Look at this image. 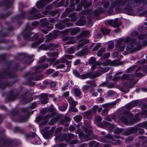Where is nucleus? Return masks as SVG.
<instances>
[{"label": "nucleus", "instance_id": "1", "mask_svg": "<svg viewBox=\"0 0 147 147\" xmlns=\"http://www.w3.org/2000/svg\"><path fill=\"white\" fill-rule=\"evenodd\" d=\"M134 40L133 39H131L129 37H127L124 39L123 38H121L118 40L117 41V44L116 45V47L118 51L120 52H122L124 50L125 46L123 44V42L125 43L129 42L131 41L133 43Z\"/></svg>", "mask_w": 147, "mask_h": 147}, {"label": "nucleus", "instance_id": "2", "mask_svg": "<svg viewBox=\"0 0 147 147\" xmlns=\"http://www.w3.org/2000/svg\"><path fill=\"white\" fill-rule=\"evenodd\" d=\"M131 38L134 39V40L133 41V42H135V43H133V42H132L131 41L129 42L131 43V44H130L129 45L127 46L126 48L127 50L129 52L132 53L136 51H138L141 49L142 47V45H139L136 47H135L138 44V43L136 42L134 38Z\"/></svg>", "mask_w": 147, "mask_h": 147}, {"label": "nucleus", "instance_id": "3", "mask_svg": "<svg viewBox=\"0 0 147 147\" xmlns=\"http://www.w3.org/2000/svg\"><path fill=\"white\" fill-rule=\"evenodd\" d=\"M134 6V1H129L125 5L124 8V11L127 14L133 15V13L132 11V8Z\"/></svg>", "mask_w": 147, "mask_h": 147}, {"label": "nucleus", "instance_id": "4", "mask_svg": "<svg viewBox=\"0 0 147 147\" xmlns=\"http://www.w3.org/2000/svg\"><path fill=\"white\" fill-rule=\"evenodd\" d=\"M133 116V115L129 112H127L121 117V120L122 122L125 124L131 125L129 122V120Z\"/></svg>", "mask_w": 147, "mask_h": 147}, {"label": "nucleus", "instance_id": "5", "mask_svg": "<svg viewBox=\"0 0 147 147\" xmlns=\"http://www.w3.org/2000/svg\"><path fill=\"white\" fill-rule=\"evenodd\" d=\"M82 127L86 134L85 135L83 132L79 131L78 132L79 137L81 138H85L90 136V133L92 132V131L91 130L88 129L86 127L83 126H82Z\"/></svg>", "mask_w": 147, "mask_h": 147}, {"label": "nucleus", "instance_id": "6", "mask_svg": "<svg viewBox=\"0 0 147 147\" xmlns=\"http://www.w3.org/2000/svg\"><path fill=\"white\" fill-rule=\"evenodd\" d=\"M127 1V0H117L112 4V5L116 10H118L119 7L123 6Z\"/></svg>", "mask_w": 147, "mask_h": 147}, {"label": "nucleus", "instance_id": "7", "mask_svg": "<svg viewBox=\"0 0 147 147\" xmlns=\"http://www.w3.org/2000/svg\"><path fill=\"white\" fill-rule=\"evenodd\" d=\"M103 63L105 65L118 66L123 64V63L121 61H119L116 60L111 61L109 59H107Z\"/></svg>", "mask_w": 147, "mask_h": 147}, {"label": "nucleus", "instance_id": "8", "mask_svg": "<svg viewBox=\"0 0 147 147\" xmlns=\"http://www.w3.org/2000/svg\"><path fill=\"white\" fill-rule=\"evenodd\" d=\"M117 21L118 19L116 18L114 20L107 21V23L111 26L114 27H118L121 24V23H118Z\"/></svg>", "mask_w": 147, "mask_h": 147}, {"label": "nucleus", "instance_id": "9", "mask_svg": "<svg viewBox=\"0 0 147 147\" xmlns=\"http://www.w3.org/2000/svg\"><path fill=\"white\" fill-rule=\"evenodd\" d=\"M55 129L54 127H52L51 129L49 131L45 132L43 134L44 138L46 139H48L50 138L51 136L52 135Z\"/></svg>", "mask_w": 147, "mask_h": 147}, {"label": "nucleus", "instance_id": "10", "mask_svg": "<svg viewBox=\"0 0 147 147\" xmlns=\"http://www.w3.org/2000/svg\"><path fill=\"white\" fill-rule=\"evenodd\" d=\"M49 66V65L47 64H45L44 65H39L36 67L35 69V71L36 74L40 72L41 71L42 69L47 68Z\"/></svg>", "mask_w": 147, "mask_h": 147}, {"label": "nucleus", "instance_id": "11", "mask_svg": "<svg viewBox=\"0 0 147 147\" xmlns=\"http://www.w3.org/2000/svg\"><path fill=\"white\" fill-rule=\"evenodd\" d=\"M103 124L105 127L107 128V129L110 132H111L114 127V125L113 124H110L106 121H104Z\"/></svg>", "mask_w": 147, "mask_h": 147}, {"label": "nucleus", "instance_id": "12", "mask_svg": "<svg viewBox=\"0 0 147 147\" xmlns=\"http://www.w3.org/2000/svg\"><path fill=\"white\" fill-rule=\"evenodd\" d=\"M117 103V102L116 101L107 103L102 105V107L105 109L109 108V109L115 105Z\"/></svg>", "mask_w": 147, "mask_h": 147}, {"label": "nucleus", "instance_id": "13", "mask_svg": "<svg viewBox=\"0 0 147 147\" xmlns=\"http://www.w3.org/2000/svg\"><path fill=\"white\" fill-rule=\"evenodd\" d=\"M105 11V10L103 8H99L94 12V16H97L100 13L104 12Z\"/></svg>", "mask_w": 147, "mask_h": 147}, {"label": "nucleus", "instance_id": "14", "mask_svg": "<svg viewBox=\"0 0 147 147\" xmlns=\"http://www.w3.org/2000/svg\"><path fill=\"white\" fill-rule=\"evenodd\" d=\"M63 39L64 40L70 39V40L69 41L66 42V44L67 45L73 44L76 42V41L73 40V38H71L70 37L68 36L64 37Z\"/></svg>", "mask_w": 147, "mask_h": 147}, {"label": "nucleus", "instance_id": "15", "mask_svg": "<svg viewBox=\"0 0 147 147\" xmlns=\"http://www.w3.org/2000/svg\"><path fill=\"white\" fill-rule=\"evenodd\" d=\"M80 42L81 41L80 40ZM81 41L82 42L79 43L77 46V48L78 49L80 47H82L84 45L89 42L90 41L89 40L84 39L82 41Z\"/></svg>", "mask_w": 147, "mask_h": 147}, {"label": "nucleus", "instance_id": "16", "mask_svg": "<svg viewBox=\"0 0 147 147\" xmlns=\"http://www.w3.org/2000/svg\"><path fill=\"white\" fill-rule=\"evenodd\" d=\"M90 79H93L96 77L100 76L101 74L98 72H95L93 73L92 72H90Z\"/></svg>", "mask_w": 147, "mask_h": 147}, {"label": "nucleus", "instance_id": "17", "mask_svg": "<svg viewBox=\"0 0 147 147\" xmlns=\"http://www.w3.org/2000/svg\"><path fill=\"white\" fill-rule=\"evenodd\" d=\"M102 120L101 117L99 116H97L95 118V122L100 127H102L103 125L102 124H99V123Z\"/></svg>", "mask_w": 147, "mask_h": 147}, {"label": "nucleus", "instance_id": "18", "mask_svg": "<svg viewBox=\"0 0 147 147\" xmlns=\"http://www.w3.org/2000/svg\"><path fill=\"white\" fill-rule=\"evenodd\" d=\"M45 1L44 0L38 2L36 4V6L38 9H40L44 7L45 5Z\"/></svg>", "mask_w": 147, "mask_h": 147}, {"label": "nucleus", "instance_id": "19", "mask_svg": "<svg viewBox=\"0 0 147 147\" xmlns=\"http://www.w3.org/2000/svg\"><path fill=\"white\" fill-rule=\"evenodd\" d=\"M90 88H91V89L90 91V92L91 93L92 92L94 91V89L91 87V86H90L87 85H84L82 87V90L86 92L87 90H89Z\"/></svg>", "mask_w": 147, "mask_h": 147}, {"label": "nucleus", "instance_id": "20", "mask_svg": "<svg viewBox=\"0 0 147 147\" xmlns=\"http://www.w3.org/2000/svg\"><path fill=\"white\" fill-rule=\"evenodd\" d=\"M61 130V128L59 127L57 128L55 130V134L56 137L55 139V140H58L61 137V135L60 134H59L58 133Z\"/></svg>", "mask_w": 147, "mask_h": 147}, {"label": "nucleus", "instance_id": "21", "mask_svg": "<svg viewBox=\"0 0 147 147\" xmlns=\"http://www.w3.org/2000/svg\"><path fill=\"white\" fill-rule=\"evenodd\" d=\"M134 119L131 120L130 121V123L131 125L138 121L140 119V118L138 115H136Z\"/></svg>", "mask_w": 147, "mask_h": 147}, {"label": "nucleus", "instance_id": "22", "mask_svg": "<svg viewBox=\"0 0 147 147\" xmlns=\"http://www.w3.org/2000/svg\"><path fill=\"white\" fill-rule=\"evenodd\" d=\"M53 45V44H50L48 45H42L41 46V49L43 50H47L50 47L52 46Z\"/></svg>", "mask_w": 147, "mask_h": 147}, {"label": "nucleus", "instance_id": "23", "mask_svg": "<svg viewBox=\"0 0 147 147\" xmlns=\"http://www.w3.org/2000/svg\"><path fill=\"white\" fill-rule=\"evenodd\" d=\"M80 31V29L78 28L72 29L71 30V33L72 35H74Z\"/></svg>", "mask_w": 147, "mask_h": 147}, {"label": "nucleus", "instance_id": "24", "mask_svg": "<svg viewBox=\"0 0 147 147\" xmlns=\"http://www.w3.org/2000/svg\"><path fill=\"white\" fill-rule=\"evenodd\" d=\"M74 93L75 95L77 96H79L81 94V92L80 90L77 88H74Z\"/></svg>", "mask_w": 147, "mask_h": 147}, {"label": "nucleus", "instance_id": "25", "mask_svg": "<svg viewBox=\"0 0 147 147\" xmlns=\"http://www.w3.org/2000/svg\"><path fill=\"white\" fill-rule=\"evenodd\" d=\"M91 4V3H88L85 1H81L82 6H84V7H87L90 5Z\"/></svg>", "mask_w": 147, "mask_h": 147}, {"label": "nucleus", "instance_id": "26", "mask_svg": "<svg viewBox=\"0 0 147 147\" xmlns=\"http://www.w3.org/2000/svg\"><path fill=\"white\" fill-rule=\"evenodd\" d=\"M105 48H102L100 49L98 51L97 54V55L98 57L101 56L103 54V53L105 52Z\"/></svg>", "mask_w": 147, "mask_h": 147}, {"label": "nucleus", "instance_id": "27", "mask_svg": "<svg viewBox=\"0 0 147 147\" xmlns=\"http://www.w3.org/2000/svg\"><path fill=\"white\" fill-rule=\"evenodd\" d=\"M79 78L82 79H85L87 78H90V72L86 74H82L80 76Z\"/></svg>", "mask_w": 147, "mask_h": 147}, {"label": "nucleus", "instance_id": "28", "mask_svg": "<svg viewBox=\"0 0 147 147\" xmlns=\"http://www.w3.org/2000/svg\"><path fill=\"white\" fill-rule=\"evenodd\" d=\"M44 15H42L40 13H39L37 15H34L33 17L31 18L32 20H34L38 19L40 18H42L44 17Z\"/></svg>", "mask_w": 147, "mask_h": 147}, {"label": "nucleus", "instance_id": "29", "mask_svg": "<svg viewBox=\"0 0 147 147\" xmlns=\"http://www.w3.org/2000/svg\"><path fill=\"white\" fill-rule=\"evenodd\" d=\"M49 115H46L44 117V119H43L42 120L44 121L41 123L40 125H42L45 124L48 121L47 119L48 118H49Z\"/></svg>", "mask_w": 147, "mask_h": 147}, {"label": "nucleus", "instance_id": "30", "mask_svg": "<svg viewBox=\"0 0 147 147\" xmlns=\"http://www.w3.org/2000/svg\"><path fill=\"white\" fill-rule=\"evenodd\" d=\"M41 25L43 26H45L49 24V22L47 19H44L41 20Z\"/></svg>", "mask_w": 147, "mask_h": 147}, {"label": "nucleus", "instance_id": "31", "mask_svg": "<svg viewBox=\"0 0 147 147\" xmlns=\"http://www.w3.org/2000/svg\"><path fill=\"white\" fill-rule=\"evenodd\" d=\"M74 119L76 122H78L82 119V117L80 115H77L74 117Z\"/></svg>", "mask_w": 147, "mask_h": 147}, {"label": "nucleus", "instance_id": "32", "mask_svg": "<svg viewBox=\"0 0 147 147\" xmlns=\"http://www.w3.org/2000/svg\"><path fill=\"white\" fill-rule=\"evenodd\" d=\"M86 52L85 51H80L76 54V55L77 56L80 57L84 55H86Z\"/></svg>", "mask_w": 147, "mask_h": 147}, {"label": "nucleus", "instance_id": "33", "mask_svg": "<svg viewBox=\"0 0 147 147\" xmlns=\"http://www.w3.org/2000/svg\"><path fill=\"white\" fill-rule=\"evenodd\" d=\"M94 147H108V146L105 144L100 145L99 142H97L94 141Z\"/></svg>", "mask_w": 147, "mask_h": 147}, {"label": "nucleus", "instance_id": "34", "mask_svg": "<svg viewBox=\"0 0 147 147\" xmlns=\"http://www.w3.org/2000/svg\"><path fill=\"white\" fill-rule=\"evenodd\" d=\"M131 76V75L125 74L123 75L121 77L122 79L123 80L130 79V77Z\"/></svg>", "mask_w": 147, "mask_h": 147}, {"label": "nucleus", "instance_id": "35", "mask_svg": "<svg viewBox=\"0 0 147 147\" xmlns=\"http://www.w3.org/2000/svg\"><path fill=\"white\" fill-rule=\"evenodd\" d=\"M44 40V39L43 38H40L39 40L37 42L34 43H33L32 44V48H34L35 47L36 45H38L40 43L42 42Z\"/></svg>", "mask_w": 147, "mask_h": 147}, {"label": "nucleus", "instance_id": "36", "mask_svg": "<svg viewBox=\"0 0 147 147\" xmlns=\"http://www.w3.org/2000/svg\"><path fill=\"white\" fill-rule=\"evenodd\" d=\"M139 6H142L147 4V0H139Z\"/></svg>", "mask_w": 147, "mask_h": 147}, {"label": "nucleus", "instance_id": "37", "mask_svg": "<svg viewBox=\"0 0 147 147\" xmlns=\"http://www.w3.org/2000/svg\"><path fill=\"white\" fill-rule=\"evenodd\" d=\"M56 28L61 30L64 28L65 26L60 23H58L56 25Z\"/></svg>", "mask_w": 147, "mask_h": 147}, {"label": "nucleus", "instance_id": "38", "mask_svg": "<svg viewBox=\"0 0 147 147\" xmlns=\"http://www.w3.org/2000/svg\"><path fill=\"white\" fill-rule=\"evenodd\" d=\"M114 47V45L113 42L112 41H110L109 42L107 49H111L113 48Z\"/></svg>", "mask_w": 147, "mask_h": 147}, {"label": "nucleus", "instance_id": "39", "mask_svg": "<svg viewBox=\"0 0 147 147\" xmlns=\"http://www.w3.org/2000/svg\"><path fill=\"white\" fill-rule=\"evenodd\" d=\"M52 8V6L50 5H48L45 8L46 11L43 12V13L44 14H46L47 13H48V11L51 9Z\"/></svg>", "mask_w": 147, "mask_h": 147}, {"label": "nucleus", "instance_id": "40", "mask_svg": "<svg viewBox=\"0 0 147 147\" xmlns=\"http://www.w3.org/2000/svg\"><path fill=\"white\" fill-rule=\"evenodd\" d=\"M142 68L141 67H139L137 70H136L135 71V74L138 77H143V76L142 75V74L141 73H137L138 71L140 70Z\"/></svg>", "mask_w": 147, "mask_h": 147}, {"label": "nucleus", "instance_id": "41", "mask_svg": "<svg viewBox=\"0 0 147 147\" xmlns=\"http://www.w3.org/2000/svg\"><path fill=\"white\" fill-rule=\"evenodd\" d=\"M102 32L104 35H106L109 33L110 31L106 28H103L101 29Z\"/></svg>", "mask_w": 147, "mask_h": 147}, {"label": "nucleus", "instance_id": "42", "mask_svg": "<svg viewBox=\"0 0 147 147\" xmlns=\"http://www.w3.org/2000/svg\"><path fill=\"white\" fill-rule=\"evenodd\" d=\"M69 111L70 112H72L74 113H77L78 112V110L75 107H70Z\"/></svg>", "mask_w": 147, "mask_h": 147}, {"label": "nucleus", "instance_id": "43", "mask_svg": "<svg viewBox=\"0 0 147 147\" xmlns=\"http://www.w3.org/2000/svg\"><path fill=\"white\" fill-rule=\"evenodd\" d=\"M87 83L89 84L90 85V86H91V87H95L96 86V85L95 83L93 81H88L87 82Z\"/></svg>", "mask_w": 147, "mask_h": 147}, {"label": "nucleus", "instance_id": "44", "mask_svg": "<svg viewBox=\"0 0 147 147\" xmlns=\"http://www.w3.org/2000/svg\"><path fill=\"white\" fill-rule=\"evenodd\" d=\"M123 131V129H122L117 128L114 131V133L116 134H120Z\"/></svg>", "mask_w": 147, "mask_h": 147}, {"label": "nucleus", "instance_id": "45", "mask_svg": "<svg viewBox=\"0 0 147 147\" xmlns=\"http://www.w3.org/2000/svg\"><path fill=\"white\" fill-rule=\"evenodd\" d=\"M67 107V105H65L63 106L59 107V109L60 111H65Z\"/></svg>", "mask_w": 147, "mask_h": 147}, {"label": "nucleus", "instance_id": "46", "mask_svg": "<svg viewBox=\"0 0 147 147\" xmlns=\"http://www.w3.org/2000/svg\"><path fill=\"white\" fill-rule=\"evenodd\" d=\"M104 138H105L109 140H112L113 139V137L110 134H107L104 136Z\"/></svg>", "mask_w": 147, "mask_h": 147}, {"label": "nucleus", "instance_id": "47", "mask_svg": "<svg viewBox=\"0 0 147 147\" xmlns=\"http://www.w3.org/2000/svg\"><path fill=\"white\" fill-rule=\"evenodd\" d=\"M27 118L26 116L21 117L19 121L20 122H23L26 121Z\"/></svg>", "mask_w": 147, "mask_h": 147}, {"label": "nucleus", "instance_id": "48", "mask_svg": "<svg viewBox=\"0 0 147 147\" xmlns=\"http://www.w3.org/2000/svg\"><path fill=\"white\" fill-rule=\"evenodd\" d=\"M43 77V76L42 75L36 76L34 78V80H39L41 79Z\"/></svg>", "mask_w": 147, "mask_h": 147}, {"label": "nucleus", "instance_id": "49", "mask_svg": "<svg viewBox=\"0 0 147 147\" xmlns=\"http://www.w3.org/2000/svg\"><path fill=\"white\" fill-rule=\"evenodd\" d=\"M138 32L137 31H132L130 33V35L131 36L133 37H135L137 36L138 35Z\"/></svg>", "mask_w": 147, "mask_h": 147}, {"label": "nucleus", "instance_id": "50", "mask_svg": "<svg viewBox=\"0 0 147 147\" xmlns=\"http://www.w3.org/2000/svg\"><path fill=\"white\" fill-rule=\"evenodd\" d=\"M58 12L57 10H55L53 11H51L49 13L52 16H54Z\"/></svg>", "mask_w": 147, "mask_h": 147}, {"label": "nucleus", "instance_id": "51", "mask_svg": "<svg viewBox=\"0 0 147 147\" xmlns=\"http://www.w3.org/2000/svg\"><path fill=\"white\" fill-rule=\"evenodd\" d=\"M147 62V60L146 59L141 60L137 62L140 65H143Z\"/></svg>", "mask_w": 147, "mask_h": 147}, {"label": "nucleus", "instance_id": "52", "mask_svg": "<svg viewBox=\"0 0 147 147\" xmlns=\"http://www.w3.org/2000/svg\"><path fill=\"white\" fill-rule=\"evenodd\" d=\"M49 56L50 57H57L58 53L57 52H53L49 54Z\"/></svg>", "mask_w": 147, "mask_h": 147}, {"label": "nucleus", "instance_id": "53", "mask_svg": "<svg viewBox=\"0 0 147 147\" xmlns=\"http://www.w3.org/2000/svg\"><path fill=\"white\" fill-rule=\"evenodd\" d=\"M101 47V44L100 43H97L96 45L95 46L93 49H92V51H95L97 50Z\"/></svg>", "mask_w": 147, "mask_h": 147}, {"label": "nucleus", "instance_id": "54", "mask_svg": "<svg viewBox=\"0 0 147 147\" xmlns=\"http://www.w3.org/2000/svg\"><path fill=\"white\" fill-rule=\"evenodd\" d=\"M65 62L66 63V64L67 65H68V66H67V68L66 70V71L68 72L70 69V67H71V65H70V63L67 60H66Z\"/></svg>", "mask_w": 147, "mask_h": 147}, {"label": "nucleus", "instance_id": "55", "mask_svg": "<svg viewBox=\"0 0 147 147\" xmlns=\"http://www.w3.org/2000/svg\"><path fill=\"white\" fill-rule=\"evenodd\" d=\"M75 49L72 47L69 48L68 50V52L69 53L72 54L75 51Z\"/></svg>", "mask_w": 147, "mask_h": 147}, {"label": "nucleus", "instance_id": "56", "mask_svg": "<svg viewBox=\"0 0 147 147\" xmlns=\"http://www.w3.org/2000/svg\"><path fill=\"white\" fill-rule=\"evenodd\" d=\"M95 58L94 57H91L89 60V63L90 64H92L95 62Z\"/></svg>", "mask_w": 147, "mask_h": 147}, {"label": "nucleus", "instance_id": "57", "mask_svg": "<svg viewBox=\"0 0 147 147\" xmlns=\"http://www.w3.org/2000/svg\"><path fill=\"white\" fill-rule=\"evenodd\" d=\"M113 5H112V7H110L109 9H108L107 11V13L109 14H111L113 13Z\"/></svg>", "mask_w": 147, "mask_h": 147}, {"label": "nucleus", "instance_id": "58", "mask_svg": "<svg viewBox=\"0 0 147 147\" xmlns=\"http://www.w3.org/2000/svg\"><path fill=\"white\" fill-rule=\"evenodd\" d=\"M92 114V111L91 110H89L85 112L84 115L86 116H88L91 115Z\"/></svg>", "mask_w": 147, "mask_h": 147}, {"label": "nucleus", "instance_id": "59", "mask_svg": "<svg viewBox=\"0 0 147 147\" xmlns=\"http://www.w3.org/2000/svg\"><path fill=\"white\" fill-rule=\"evenodd\" d=\"M35 8H32L31 10L29 11V13L30 14H33L39 11Z\"/></svg>", "mask_w": 147, "mask_h": 147}, {"label": "nucleus", "instance_id": "60", "mask_svg": "<svg viewBox=\"0 0 147 147\" xmlns=\"http://www.w3.org/2000/svg\"><path fill=\"white\" fill-rule=\"evenodd\" d=\"M131 103V104H132V107H134L138 105V100H134Z\"/></svg>", "mask_w": 147, "mask_h": 147}, {"label": "nucleus", "instance_id": "61", "mask_svg": "<svg viewBox=\"0 0 147 147\" xmlns=\"http://www.w3.org/2000/svg\"><path fill=\"white\" fill-rule=\"evenodd\" d=\"M132 104H131V103H130L125 105V107L126 108L128 109H130L132 108L133 107H132Z\"/></svg>", "mask_w": 147, "mask_h": 147}, {"label": "nucleus", "instance_id": "62", "mask_svg": "<svg viewBox=\"0 0 147 147\" xmlns=\"http://www.w3.org/2000/svg\"><path fill=\"white\" fill-rule=\"evenodd\" d=\"M48 94H41L40 98L43 99H47V97L48 96Z\"/></svg>", "mask_w": 147, "mask_h": 147}, {"label": "nucleus", "instance_id": "63", "mask_svg": "<svg viewBox=\"0 0 147 147\" xmlns=\"http://www.w3.org/2000/svg\"><path fill=\"white\" fill-rule=\"evenodd\" d=\"M147 38V36L144 35H140L139 36L138 38L139 40H142L144 38Z\"/></svg>", "mask_w": 147, "mask_h": 147}, {"label": "nucleus", "instance_id": "64", "mask_svg": "<svg viewBox=\"0 0 147 147\" xmlns=\"http://www.w3.org/2000/svg\"><path fill=\"white\" fill-rule=\"evenodd\" d=\"M141 126L143 127L146 128L147 129V122H143L141 125Z\"/></svg>", "mask_w": 147, "mask_h": 147}]
</instances>
